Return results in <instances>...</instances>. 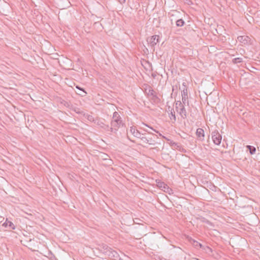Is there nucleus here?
Listing matches in <instances>:
<instances>
[{
  "label": "nucleus",
  "mask_w": 260,
  "mask_h": 260,
  "mask_svg": "<svg viewBox=\"0 0 260 260\" xmlns=\"http://www.w3.org/2000/svg\"><path fill=\"white\" fill-rule=\"evenodd\" d=\"M122 124L121 117L119 113L115 111L113 113L112 120L111 121L110 131L115 133Z\"/></svg>",
  "instance_id": "f257e3e1"
},
{
  "label": "nucleus",
  "mask_w": 260,
  "mask_h": 260,
  "mask_svg": "<svg viewBox=\"0 0 260 260\" xmlns=\"http://www.w3.org/2000/svg\"><path fill=\"white\" fill-rule=\"evenodd\" d=\"M184 105L180 101H177L175 103V109L181 118L185 119L187 117V111Z\"/></svg>",
  "instance_id": "f03ea898"
},
{
  "label": "nucleus",
  "mask_w": 260,
  "mask_h": 260,
  "mask_svg": "<svg viewBox=\"0 0 260 260\" xmlns=\"http://www.w3.org/2000/svg\"><path fill=\"white\" fill-rule=\"evenodd\" d=\"M212 139L213 143L217 145H220L221 143L222 136L219 133L218 131L215 130L211 133Z\"/></svg>",
  "instance_id": "7ed1b4c3"
},
{
  "label": "nucleus",
  "mask_w": 260,
  "mask_h": 260,
  "mask_svg": "<svg viewBox=\"0 0 260 260\" xmlns=\"http://www.w3.org/2000/svg\"><path fill=\"white\" fill-rule=\"evenodd\" d=\"M103 248L104 249V253H105V254L107 255L108 256L111 258H117L118 257V253L110 247L105 245L103 247Z\"/></svg>",
  "instance_id": "20e7f679"
},
{
  "label": "nucleus",
  "mask_w": 260,
  "mask_h": 260,
  "mask_svg": "<svg viewBox=\"0 0 260 260\" xmlns=\"http://www.w3.org/2000/svg\"><path fill=\"white\" fill-rule=\"evenodd\" d=\"M156 185L158 187L161 188L165 192L168 193L169 194H171L172 192V189L170 188L168 185L165 184L164 182L161 181L160 180H156Z\"/></svg>",
  "instance_id": "39448f33"
},
{
  "label": "nucleus",
  "mask_w": 260,
  "mask_h": 260,
  "mask_svg": "<svg viewBox=\"0 0 260 260\" xmlns=\"http://www.w3.org/2000/svg\"><path fill=\"white\" fill-rule=\"evenodd\" d=\"M183 86V89L181 92V96H182V104L184 105H185L186 103H187V105H188V101H187L188 99V95H187V88L186 85H185V83H183L182 84Z\"/></svg>",
  "instance_id": "423d86ee"
},
{
  "label": "nucleus",
  "mask_w": 260,
  "mask_h": 260,
  "mask_svg": "<svg viewBox=\"0 0 260 260\" xmlns=\"http://www.w3.org/2000/svg\"><path fill=\"white\" fill-rule=\"evenodd\" d=\"M159 36L154 35L151 37L148 38L147 41L151 47H154L159 42Z\"/></svg>",
  "instance_id": "0eeeda50"
},
{
  "label": "nucleus",
  "mask_w": 260,
  "mask_h": 260,
  "mask_svg": "<svg viewBox=\"0 0 260 260\" xmlns=\"http://www.w3.org/2000/svg\"><path fill=\"white\" fill-rule=\"evenodd\" d=\"M141 141L144 143L149 144V145H154L155 143V141L152 138L146 137V134L144 136H142Z\"/></svg>",
  "instance_id": "6e6552de"
},
{
  "label": "nucleus",
  "mask_w": 260,
  "mask_h": 260,
  "mask_svg": "<svg viewBox=\"0 0 260 260\" xmlns=\"http://www.w3.org/2000/svg\"><path fill=\"white\" fill-rule=\"evenodd\" d=\"M190 243L192 245V246L196 248H202V249H205L204 245H202L201 243H199L197 241L190 238L189 240Z\"/></svg>",
  "instance_id": "1a4fd4ad"
},
{
  "label": "nucleus",
  "mask_w": 260,
  "mask_h": 260,
  "mask_svg": "<svg viewBox=\"0 0 260 260\" xmlns=\"http://www.w3.org/2000/svg\"><path fill=\"white\" fill-rule=\"evenodd\" d=\"M2 225L5 228L9 227L10 229L12 230H15L16 228L15 225L11 221L8 220V219H7L6 221L3 223Z\"/></svg>",
  "instance_id": "9d476101"
},
{
  "label": "nucleus",
  "mask_w": 260,
  "mask_h": 260,
  "mask_svg": "<svg viewBox=\"0 0 260 260\" xmlns=\"http://www.w3.org/2000/svg\"><path fill=\"white\" fill-rule=\"evenodd\" d=\"M196 135L201 140H203L205 137L204 131L202 128H199L197 129Z\"/></svg>",
  "instance_id": "9b49d317"
},
{
  "label": "nucleus",
  "mask_w": 260,
  "mask_h": 260,
  "mask_svg": "<svg viewBox=\"0 0 260 260\" xmlns=\"http://www.w3.org/2000/svg\"><path fill=\"white\" fill-rule=\"evenodd\" d=\"M130 133L134 135L135 137H140L141 136V133L135 128L134 126H131L129 129Z\"/></svg>",
  "instance_id": "f8f14e48"
},
{
  "label": "nucleus",
  "mask_w": 260,
  "mask_h": 260,
  "mask_svg": "<svg viewBox=\"0 0 260 260\" xmlns=\"http://www.w3.org/2000/svg\"><path fill=\"white\" fill-rule=\"evenodd\" d=\"M145 92L148 96H152V95H154V94L155 92L152 87L149 85H148V88H146L145 89Z\"/></svg>",
  "instance_id": "ddd939ff"
},
{
  "label": "nucleus",
  "mask_w": 260,
  "mask_h": 260,
  "mask_svg": "<svg viewBox=\"0 0 260 260\" xmlns=\"http://www.w3.org/2000/svg\"><path fill=\"white\" fill-rule=\"evenodd\" d=\"M76 88L78 89V91L76 92L77 94H78L82 96H84L86 95V92L83 88L80 87L78 85L76 86Z\"/></svg>",
  "instance_id": "4468645a"
},
{
  "label": "nucleus",
  "mask_w": 260,
  "mask_h": 260,
  "mask_svg": "<svg viewBox=\"0 0 260 260\" xmlns=\"http://www.w3.org/2000/svg\"><path fill=\"white\" fill-rule=\"evenodd\" d=\"M249 39L247 36H239L238 37V41L244 44L247 43Z\"/></svg>",
  "instance_id": "2eb2a0df"
},
{
  "label": "nucleus",
  "mask_w": 260,
  "mask_h": 260,
  "mask_svg": "<svg viewBox=\"0 0 260 260\" xmlns=\"http://www.w3.org/2000/svg\"><path fill=\"white\" fill-rule=\"evenodd\" d=\"M185 24L184 21L182 19H179L176 21V25L177 27H181Z\"/></svg>",
  "instance_id": "dca6fc26"
},
{
  "label": "nucleus",
  "mask_w": 260,
  "mask_h": 260,
  "mask_svg": "<svg viewBox=\"0 0 260 260\" xmlns=\"http://www.w3.org/2000/svg\"><path fill=\"white\" fill-rule=\"evenodd\" d=\"M247 148L249 150L250 154H253L255 153L256 149L254 146L250 145H247Z\"/></svg>",
  "instance_id": "f3484780"
},
{
  "label": "nucleus",
  "mask_w": 260,
  "mask_h": 260,
  "mask_svg": "<svg viewBox=\"0 0 260 260\" xmlns=\"http://www.w3.org/2000/svg\"><path fill=\"white\" fill-rule=\"evenodd\" d=\"M169 117L170 119L171 120H173L174 122L176 121V118L175 114V111L173 109H171Z\"/></svg>",
  "instance_id": "a211bd4d"
},
{
  "label": "nucleus",
  "mask_w": 260,
  "mask_h": 260,
  "mask_svg": "<svg viewBox=\"0 0 260 260\" xmlns=\"http://www.w3.org/2000/svg\"><path fill=\"white\" fill-rule=\"evenodd\" d=\"M243 61V59L241 57L235 58L232 60L233 63L236 64L238 63H241Z\"/></svg>",
  "instance_id": "6ab92c4d"
},
{
  "label": "nucleus",
  "mask_w": 260,
  "mask_h": 260,
  "mask_svg": "<svg viewBox=\"0 0 260 260\" xmlns=\"http://www.w3.org/2000/svg\"><path fill=\"white\" fill-rule=\"evenodd\" d=\"M163 137L164 138H165L166 140H167L168 141H170L169 144L172 147H178V144L177 143H176L170 139H167L165 137L163 136Z\"/></svg>",
  "instance_id": "aec40b11"
},
{
  "label": "nucleus",
  "mask_w": 260,
  "mask_h": 260,
  "mask_svg": "<svg viewBox=\"0 0 260 260\" xmlns=\"http://www.w3.org/2000/svg\"><path fill=\"white\" fill-rule=\"evenodd\" d=\"M152 99L154 101V102H159L160 101V99L157 97V96L156 94V93L154 94V95L152 96Z\"/></svg>",
  "instance_id": "412c9836"
},
{
  "label": "nucleus",
  "mask_w": 260,
  "mask_h": 260,
  "mask_svg": "<svg viewBox=\"0 0 260 260\" xmlns=\"http://www.w3.org/2000/svg\"><path fill=\"white\" fill-rule=\"evenodd\" d=\"M204 247H205V249H203L207 253H209V252H212V249L210 247H209V246H206V245H204Z\"/></svg>",
  "instance_id": "4be33fe9"
},
{
  "label": "nucleus",
  "mask_w": 260,
  "mask_h": 260,
  "mask_svg": "<svg viewBox=\"0 0 260 260\" xmlns=\"http://www.w3.org/2000/svg\"><path fill=\"white\" fill-rule=\"evenodd\" d=\"M86 118L88 119V120L90 121H94V118L91 115L87 114L86 116Z\"/></svg>",
  "instance_id": "5701e85b"
},
{
  "label": "nucleus",
  "mask_w": 260,
  "mask_h": 260,
  "mask_svg": "<svg viewBox=\"0 0 260 260\" xmlns=\"http://www.w3.org/2000/svg\"><path fill=\"white\" fill-rule=\"evenodd\" d=\"M144 125H145L146 126H147L149 128H150V129H151L152 131H153L154 132H156V133H158V132L154 129H153L152 127L148 126L147 124H145V123H143Z\"/></svg>",
  "instance_id": "b1692460"
},
{
  "label": "nucleus",
  "mask_w": 260,
  "mask_h": 260,
  "mask_svg": "<svg viewBox=\"0 0 260 260\" xmlns=\"http://www.w3.org/2000/svg\"><path fill=\"white\" fill-rule=\"evenodd\" d=\"M141 129H143L144 132L148 133V134H152V133L150 132H149L148 129H145L144 128H141Z\"/></svg>",
  "instance_id": "393cba45"
},
{
  "label": "nucleus",
  "mask_w": 260,
  "mask_h": 260,
  "mask_svg": "<svg viewBox=\"0 0 260 260\" xmlns=\"http://www.w3.org/2000/svg\"><path fill=\"white\" fill-rule=\"evenodd\" d=\"M159 259L160 260H169V259H167V258H165V257H162V256H159Z\"/></svg>",
  "instance_id": "a878e982"
},
{
  "label": "nucleus",
  "mask_w": 260,
  "mask_h": 260,
  "mask_svg": "<svg viewBox=\"0 0 260 260\" xmlns=\"http://www.w3.org/2000/svg\"><path fill=\"white\" fill-rule=\"evenodd\" d=\"M121 4H124L125 2V0H118Z\"/></svg>",
  "instance_id": "bb28decb"
},
{
  "label": "nucleus",
  "mask_w": 260,
  "mask_h": 260,
  "mask_svg": "<svg viewBox=\"0 0 260 260\" xmlns=\"http://www.w3.org/2000/svg\"><path fill=\"white\" fill-rule=\"evenodd\" d=\"M145 135V134H142V133H141V136H140V137H137L138 138H139L141 140H142V136H144Z\"/></svg>",
  "instance_id": "cd10ccee"
},
{
  "label": "nucleus",
  "mask_w": 260,
  "mask_h": 260,
  "mask_svg": "<svg viewBox=\"0 0 260 260\" xmlns=\"http://www.w3.org/2000/svg\"><path fill=\"white\" fill-rule=\"evenodd\" d=\"M66 85H68L69 87L73 88L72 85L71 84H69V83H66Z\"/></svg>",
  "instance_id": "c85d7f7f"
},
{
  "label": "nucleus",
  "mask_w": 260,
  "mask_h": 260,
  "mask_svg": "<svg viewBox=\"0 0 260 260\" xmlns=\"http://www.w3.org/2000/svg\"><path fill=\"white\" fill-rule=\"evenodd\" d=\"M106 128H107L108 130H110V127H109V125H106Z\"/></svg>",
  "instance_id": "c756f323"
},
{
  "label": "nucleus",
  "mask_w": 260,
  "mask_h": 260,
  "mask_svg": "<svg viewBox=\"0 0 260 260\" xmlns=\"http://www.w3.org/2000/svg\"><path fill=\"white\" fill-rule=\"evenodd\" d=\"M69 106H70V105H69V103L66 102V108L69 107Z\"/></svg>",
  "instance_id": "7c9ffc66"
},
{
  "label": "nucleus",
  "mask_w": 260,
  "mask_h": 260,
  "mask_svg": "<svg viewBox=\"0 0 260 260\" xmlns=\"http://www.w3.org/2000/svg\"><path fill=\"white\" fill-rule=\"evenodd\" d=\"M172 13H178V11H176V10H173V11H172Z\"/></svg>",
  "instance_id": "2f4dec72"
},
{
  "label": "nucleus",
  "mask_w": 260,
  "mask_h": 260,
  "mask_svg": "<svg viewBox=\"0 0 260 260\" xmlns=\"http://www.w3.org/2000/svg\"><path fill=\"white\" fill-rule=\"evenodd\" d=\"M68 61H69V63H70V64L71 65V60L70 59H68Z\"/></svg>",
  "instance_id": "473e14b6"
},
{
  "label": "nucleus",
  "mask_w": 260,
  "mask_h": 260,
  "mask_svg": "<svg viewBox=\"0 0 260 260\" xmlns=\"http://www.w3.org/2000/svg\"><path fill=\"white\" fill-rule=\"evenodd\" d=\"M70 70V68H68V69H67V68H66V71H67V70Z\"/></svg>",
  "instance_id": "72a5a7b5"
},
{
  "label": "nucleus",
  "mask_w": 260,
  "mask_h": 260,
  "mask_svg": "<svg viewBox=\"0 0 260 260\" xmlns=\"http://www.w3.org/2000/svg\"><path fill=\"white\" fill-rule=\"evenodd\" d=\"M154 136L155 137H156L157 138H158V137H157V135H154Z\"/></svg>",
  "instance_id": "f704fd0d"
},
{
  "label": "nucleus",
  "mask_w": 260,
  "mask_h": 260,
  "mask_svg": "<svg viewBox=\"0 0 260 260\" xmlns=\"http://www.w3.org/2000/svg\"><path fill=\"white\" fill-rule=\"evenodd\" d=\"M104 159H106L107 158H106V156H104Z\"/></svg>",
  "instance_id": "c9c22d12"
},
{
  "label": "nucleus",
  "mask_w": 260,
  "mask_h": 260,
  "mask_svg": "<svg viewBox=\"0 0 260 260\" xmlns=\"http://www.w3.org/2000/svg\"><path fill=\"white\" fill-rule=\"evenodd\" d=\"M104 159H106L107 158H106V156H104Z\"/></svg>",
  "instance_id": "e433bc0d"
},
{
  "label": "nucleus",
  "mask_w": 260,
  "mask_h": 260,
  "mask_svg": "<svg viewBox=\"0 0 260 260\" xmlns=\"http://www.w3.org/2000/svg\"><path fill=\"white\" fill-rule=\"evenodd\" d=\"M175 15L174 14H171V16H173V15Z\"/></svg>",
  "instance_id": "4c0bfd02"
}]
</instances>
